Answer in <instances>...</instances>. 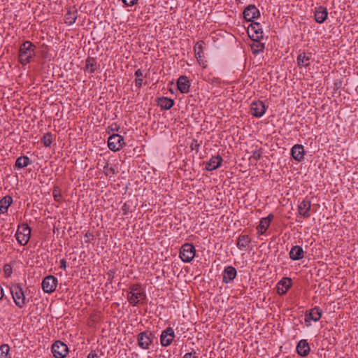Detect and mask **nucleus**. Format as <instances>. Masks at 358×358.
<instances>
[{
    "instance_id": "20",
    "label": "nucleus",
    "mask_w": 358,
    "mask_h": 358,
    "mask_svg": "<svg viewBox=\"0 0 358 358\" xmlns=\"http://www.w3.org/2000/svg\"><path fill=\"white\" fill-rule=\"evenodd\" d=\"M292 157L297 162H300L303 160L305 150L303 145L301 144H295L291 149Z\"/></svg>"
},
{
    "instance_id": "15",
    "label": "nucleus",
    "mask_w": 358,
    "mask_h": 358,
    "mask_svg": "<svg viewBox=\"0 0 358 358\" xmlns=\"http://www.w3.org/2000/svg\"><path fill=\"white\" fill-rule=\"evenodd\" d=\"M237 271L232 266H226L222 273V282L224 284L231 283L236 277Z\"/></svg>"
},
{
    "instance_id": "14",
    "label": "nucleus",
    "mask_w": 358,
    "mask_h": 358,
    "mask_svg": "<svg viewBox=\"0 0 358 358\" xmlns=\"http://www.w3.org/2000/svg\"><path fill=\"white\" fill-rule=\"evenodd\" d=\"M292 286V279L288 277H284L276 285L277 293L279 295H283L286 294Z\"/></svg>"
},
{
    "instance_id": "33",
    "label": "nucleus",
    "mask_w": 358,
    "mask_h": 358,
    "mask_svg": "<svg viewBox=\"0 0 358 358\" xmlns=\"http://www.w3.org/2000/svg\"><path fill=\"white\" fill-rule=\"evenodd\" d=\"M85 68L90 71V73H93L97 69V62L96 58L89 57L85 62Z\"/></svg>"
},
{
    "instance_id": "11",
    "label": "nucleus",
    "mask_w": 358,
    "mask_h": 358,
    "mask_svg": "<svg viewBox=\"0 0 358 358\" xmlns=\"http://www.w3.org/2000/svg\"><path fill=\"white\" fill-rule=\"evenodd\" d=\"M57 282V278L52 275L45 277L42 281L43 292L48 294L52 293L56 289Z\"/></svg>"
},
{
    "instance_id": "48",
    "label": "nucleus",
    "mask_w": 358,
    "mask_h": 358,
    "mask_svg": "<svg viewBox=\"0 0 358 358\" xmlns=\"http://www.w3.org/2000/svg\"><path fill=\"white\" fill-rule=\"evenodd\" d=\"M59 267L64 270H65L66 268V262L64 259H62L60 260Z\"/></svg>"
},
{
    "instance_id": "17",
    "label": "nucleus",
    "mask_w": 358,
    "mask_h": 358,
    "mask_svg": "<svg viewBox=\"0 0 358 358\" xmlns=\"http://www.w3.org/2000/svg\"><path fill=\"white\" fill-rule=\"evenodd\" d=\"M273 217V215L270 213L267 217L260 220L259 224L257 227L258 235H263L266 233Z\"/></svg>"
},
{
    "instance_id": "7",
    "label": "nucleus",
    "mask_w": 358,
    "mask_h": 358,
    "mask_svg": "<svg viewBox=\"0 0 358 358\" xmlns=\"http://www.w3.org/2000/svg\"><path fill=\"white\" fill-rule=\"evenodd\" d=\"M51 350L55 358H65L69 352V348L64 343L57 341L52 345Z\"/></svg>"
},
{
    "instance_id": "39",
    "label": "nucleus",
    "mask_w": 358,
    "mask_h": 358,
    "mask_svg": "<svg viewBox=\"0 0 358 358\" xmlns=\"http://www.w3.org/2000/svg\"><path fill=\"white\" fill-rule=\"evenodd\" d=\"M3 272L6 277H9L12 273V266L11 265L6 264L3 266Z\"/></svg>"
},
{
    "instance_id": "50",
    "label": "nucleus",
    "mask_w": 358,
    "mask_h": 358,
    "mask_svg": "<svg viewBox=\"0 0 358 358\" xmlns=\"http://www.w3.org/2000/svg\"><path fill=\"white\" fill-rule=\"evenodd\" d=\"M4 296V291L1 286H0V301L3 299Z\"/></svg>"
},
{
    "instance_id": "22",
    "label": "nucleus",
    "mask_w": 358,
    "mask_h": 358,
    "mask_svg": "<svg viewBox=\"0 0 358 358\" xmlns=\"http://www.w3.org/2000/svg\"><path fill=\"white\" fill-rule=\"evenodd\" d=\"M178 90L183 94L188 93L189 91L190 83L187 76H181L177 80Z\"/></svg>"
},
{
    "instance_id": "3",
    "label": "nucleus",
    "mask_w": 358,
    "mask_h": 358,
    "mask_svg": "<svg viewBox=\"0 0 358 358\" xmlns=\"http://www.w3.org/2000/svg\"><path fill=\"white\" fill-rule=\"evenodd\" d=\"M156 340L155 335L150 331H143L136 335L138 346L143 350H149Z\"/></svg>"
},
{
    "instance_id": "31",
    "label": "nucleus",
    "mask_w": 358,
    "mask_h": 358,
    "mask_svg": "<svg viewBox=\"0 0 358 358\" xmlns=\"http://www.w3.org/2000/svg\"><path fill=\"white\" fill-rule=\"evenodd\" d=\"M203 42L202 41H198L194 47V50L195 52V56L200 64L203 63Z\"/></svg>"
},
{
    "instance_id": "18",
    "label": "nucleus",
    "mask_w": 358,
    "mask_h": 358,
    "mask_svg": "<svg viewBox=\"0 0 358 358\" xmlns=\"http://www.w3.org/2000/svg\"><path fill=\"white\" fill-rule=\"evenodd\" d=\"M311 203L308 199H303L298 205V210L299 214L304 218L310 216Z\"/></svg>"
},
{
    "instance_id": "25",
    "label": "nucleus",
    "mask_w": 358,
    "mask_h": 358,
    "mask_svg": "<svg viewBox=\"0 0 358 358\" xmlns=\"http://www.w3.org/2000/svg\"><path fill=\"white\" fill-rule=\"evenodd\" d=\"M289 255V258L292 260H300L304 257L303 249L299 245H294L291 248Z\"/></svg>"
},
{
    "instance_id": "34",
    "label": "nucleus",
    "mask_w": 358,
    "mask_h": 358,
    "mask_svg": "<svg viewBox=\"0 0 358 358\" xmlns=\"http://www.w3.org/2000/svg\"><path fill=\"white\" fill-rule=\"evenodd\" d=\"M10 352V346L8 344H2L0 345V358H11Z\"/></svg>"
},
{
    "instance_id": "42",
    "label": "nucleus",
    "mask_w": 358,
    "mask_h": 358,
    "mask_svg": "<svg viewBox=\"0 0 358 358\" xmlns=\"http://www.w3.org/2000/svg\"><path fill=\"white\" fill-rule=\"evenodd\" d=\"M138 0H122L125 6H133L138 3Z\"/></svg>"
},
{
    "instance_id": "5",
    "label": "nucleus",
    "mask_w": 358,
    "mask_h": 358,
    "mask_svg": "<svg viewBox=\"0 0 358 358\" xmlns=\"http://www.w3.org/2000/svg\"><path fill=\"white\" fill-rule=\"evenodd\" d=\"M195 247L191 243H185L180 250V257L184 262H190L195 256Z\"/></svg>"
},
{
    "instance_id": "4",
    "label": "nucleus",
    "mask_w": 358,
    "mask_h": 358,
    "mask_svg": "<svg viewBox=\"0 0 358 358\" xmlns=\"http://www.w3.org/2000/svg\"><path fill=\"white\" fill-rule=\"evenodd\" d=\"M10 292L16 306L18 308H22L29 302V299L25 297V294L21 285H12L10 287Z\"/></svg>"
},
{
    "instance_id": "24",
    "label": "nucleus",
    "mask_w": 358,
    "mask_h": 358,
    "mask_svg": "<svg viewBox=\"0 0 358 358\" xmlns=\"http://www.w3.org/2000/svg\"><path fill=\"white\" fill-rule=\"evenodd\" d=\"M310 351V348L306 340H301L296 345V352L301 357H306Z\"/></svg>"
},
{
    "instance_id": "13",
    "label": "nucleus",
    "mask_w": 358,
    "mask_h": 358,
    "mask_svg": "<svg viewBox=\"0 0 358 358\" xmlns=\"http://www.w3.org/2000/svg\"><path fill=\"white\" fill-rule=\"evenodd\" d=\"M243 17L248 22H253L260 17V12L255 5H249L243 10Z\"/></svg>"
},
{
    "instance_id": "9",
    "label": "nucleus",
    "mask_w": 358,
    "mask_h": 358,
    "mask_svg": "<svg viewBox=\"0 0 358 358\" xmlns=\"http://www.w3.org/2000/svg\"><path fill=\"white\" fill-rule=\"evenodd\" d=\"M248 27V34L252 40H261L263 38V29L260 23L251 22Z\"/></svg>"
},
{
    "instance_id": "2",
    "label": "nucleus",
    "mask_w": 358,
    "mask_h": 358,
    "mask_svg": "<svg viewBox=\"0 0 358 358\" xmlns=\"http://www.w3.org/2000/svg\"><path fill=\"white\" fill-rule=\"evenodd\" d=\"M145 289L139 283L132 284L129 286L127 293V299L133 306H136L140 303H144L146 300Z\"/></svg>"
},
{
    "instance_id": "36",
    "label": "nucleus",
    "mask_w": 358,
    "mask_h": 358,
    "mask_svg": "<svg viewBox=\"0 0 358 358\" xmlns=\"http://www.w3.org/2000/svg\"><path fill=\"white\" fill-rule=\"evenodd\" d=\"M103 172L106 176H110V177L115 173V169L113 167H109L108 164H106L103 167Z\"/></svg>"
},
{
    "instance_id": "26",
    "label": "nucleus",
    "mask_w": 358,
    "mask_h": 358,
    "mask_svg": "<svg viewBox=\"0 0 358 358\" xmlns=\"http://www.w3.org/2000/svg\"><path fill=\"white\" fill-rule=\"evenodd\" d=\"M78 10L73 8H69L64 15L65 23L69 25L73 24L78 18Z\"/></svg>"
},
{
    "instance_id": "23",
    "label": "nucleus",
    "mask_w": 358,
    "mask_h": 358,
    "mask_svg": "<svg viewBox=\"0 0 358 358\" xmlns=\"http://www.w3.org/2000/svg\"><path fill=\"white\" fill-rule=\"evenodd\" d=\"M327 16L328 11L327 8L321 6L317 8H315V20L317 23H323L327 20Z\"/></svg>"
},
{
    "instance_id": "44",
    "label": "nucleus",
    "mask_w": 358,
    "mask_h": 358,
    "mask_svg": "<svg viewBox=\"0 0 358 358\" xmlns=\"http://www.w3.org/2000/svg\"><path fill=\"white\" fill-rule=\"evenodd\" d=\"M87 358H99V355H98L96 350H92L87 355Z\"/></svg>"
},
{
    "instance_id": "28",
    "label": "nucleus",
    "mask_w": 358,
    "mask_h": 358,
    "mask_svg": "<svg viewBox=\"0 0 358 358\" xmlns=\"http://www.w3.org/2000/svg\"><path fill=\"white\" fill-rule=\"evenodd\" d=\"M157 104L162 109L169 110L173 106L174 101L170 98L162 96L158 98Z\"/></svg>"
},
{
    "instance_id": "49",
    "label": "nucleus",
    "mask_w": 358,
    "mask_h": 358,
    "mask_svg": "<svg viewBox=\"0 0 358 358\" xmlns=\"http://www.w3.org/2000/svg\"><path fill=\"white\" fill-rule=\"evenodd\" d=\"M113 272H112L111 271H110L108 273H107V275H108V280L111 282L114 275H113Z\"/></svg>"
},
{
    "instance_id": "16",
    "label": "nucleus",
    "mask_w": 358,
    "mask_h": 358,
    "mask_svg": "<svg viewBox=\"0 0 358 358\" xmlns=\"http://www.w3.org/2000/svg\"><path fill=\"white\" fill-rule=\"evenodd\" d=\"M321 317L322 310L319 307L315 306L312 308L308 313L306 314L305 322L307 326H310V322L311 320L317 322L320 320Z\"/></svg>"
},
{
    "instance_id": "19",
    "label": "nucleus",
    "mask_w": 358,
    "mask_h": 358,
    "mask_svg": "<svg viewBox=\"0 0 358 358\" xmlns=\"http://www.w3.org/2000/svg\"><path fill=\"white\" fill-rule=\"evenodd\" d=\"M222 162L223 159L220 155L212 156L210 160L206 163V169L208 171L216 170L221 166Z\"/></svg>"
},
{
    "instance_id": "27",
    "label": "nucleus",
    "mask_w": 358,
    "mask_h": 358,
    "mask_svg": "<svg viewBox=\"0 0 358 358\" xmlns=\"http://www.w3.org/2000/svg\"><path fill=\"white\" fill-rule=\"evenodd\" d=\"M31 164V159L25 155L20 156L17 158L15 165L14 169H22Z\"/></svg>"
},
{
    "instance_id": "43",
    "label": "nucleus",
    "mask_w": 358,
    "mask_h": 358,
    "mask_svg": "<svg viewBox=\"0 0 358 358\" xmlns=\"http://www.w3.org/2000/svg\"><path fill=\"white\" fill-rule=\"evenodd\" d=\"M183 358H198V357L196 355L194 349H192V352L185 353Z\"/></svg>"
},
{
    "instance_id": "8",
    "label": "nucleus",
    "mask_w": 358,
    "mask_h": 358,
    "mask_svg": "<svg viewBox=\"0 0 358 358\" xmlns=\"http://www.w3.org/2000/svg\"><path fill=\"white\" fill-rule=\"evenodd\" d=\"M124 144V138L117 134L110 135L108 139V146L113 152L120 150Z\"/></svg>"
},
{
    "instance_id": "12",
    "label": "nucleus",
    "mask_w": 358,
    "mask_h": 358,
    "mask_svg": "<svg viewBox=\"0 0 358 358\" xmlns=\"http://www.w3.org/2000/svg\"><path fill=\"white\" fill-rule=\"evenodd\" d=\"M266 106H265V103L262 101H252L250 105V111L251 114L257 118H259L262 117L266 110Z\"/></svg>"
},
{
    "instance_id": "6",
    "label": "nucleus",
    "mask_w": 358,
    "mask_h": 358,
    "mask_svg": "<svg viewBox=\"0 0 358 358\" xmlns=\"http://www.w3.org/2000/svg\"><path fill=\"white\" fill-rule=\"evenodd\" d=\"M30 235V227L27 224H23L19 227L16 232V238L21 245H25L29 241Z\"/></svg>"
},
{
    "instance_id": "29",
    "label": "nucleus",
    "mask_w": 358,
    "mask_h": 358,
    "mask_svg": "<svg viewBox=\"0 0 358 358\" xmlns=\"http://www.w3.org/2000/svg\"><path fill=\"white\" fill-rule=\"evenodd\" d=\"M251 239L248 235L241 234L237 238L236 245L240 250H244L249 246Z\"/></svg>"
},
{
    "instance_id": "41",
    "label": "nucleus",
    "mask_w": 358,
    "mask_h": 358,
    "mask_svg": "<svg viewBox=\"0 0 358 358\" xmlns=\"http://www.w3.org/2000/svg\"><path fill=\"white\" fill-rule=\"evenodd\" d=\"M199 147L200 144L198 143L197 140H193L190 145L192 150H196L198 152Z\"/></svg>"
},
{
    "instance_id": "35",
    "label": "nucleus",
    "mask_w": 358,
    "mask_h": 358,
    "mask_svg": "<svg viewBox=\"0 0 358 358\" xmlns=\"http://www.w3.org/2000/svg\"><path fill=\"white\" fill-rule=\"evenodd\" d=\"M42 143H43L44 146L49 147L52 143V135L51 133H46L43 135L42 139Z\"/></svg>"
},
{
    "instance_id": "32",
    "label": "nucleus",
    "mask_w": 358,
    "mask_h": 358,
    "mask_svg": "<svg viewBox=\"0 0 358 358\" xmlns=\"http://www.w3.org/2000/svg\"><path fill=\"white\" fill-rule=\"evenodd\" d=\"M254 42L251 45L252 52L254 55H257L262 52L264 50L265 45L260 42V40H253Z\"/></svg>"
},
{
    "instance_id": "47",
    "label": "nucleus",
    "mask_w": 358,
    "mask_h": 358,
    "mask_svg": "<svg viewBox=\"0 0 358 358\" xmlns=\"http://www.w3.org/2000/svg\"><path fill=\"white\" fill-rule=\"evenodd\" d=\"M85 237L87 238L85 242L90 243L91 239L93 238V235L91 233L87 232L85 234Z\"/></svg>"
},
{
    "instance_id": "40",
    "label": "nucleus",
    "mask_w": 358,
    "mask_h": 358,
    "mask_svg": "<svg viewBox=\"0 0 358 358\" xmlns=\"http://www.w3.org/2000/svg\"><path fill=\"white\" fill-rule=\"evenodd\" d=\"M131 205L128 203H124L122 206V210L123 211V215H127L131 212Z\"/></svg>"
},
{
    "instance_id": "38",
    "label": "nucleus",
    "mask_w": 358,
    "mask_h": 358,
    "mask_svg": "<svg viewBox=\"0 0 358 358\" xmlns=\"http://www.w3.org/2000/svg\"><path fill=\"white\" fill-rule=\"evenodd\" d=\"M52 195H53L54 199L56 201H60L61 198H62V195H61V193H60V190L59 189L58 187H56V188H55L53 189Z\"/></svg>"
},
{
    "instance_id": "37",
    "label": "nucleus",
    "mask_w": 358,
    "mask_h": 358,
    "mask_svg": "<svg viewBox=\"0 0 358 358\" xmlns=\"http://www.w3.org/2000/svg\"><path fill=\"white\" fill-rule=\"evenodd\" d=\"M262 152L260 150H254L250 157V159L258 161L262 157Z\"/></svg>"
},
{
    "instance_id": "10",
    "label": "nucleus",
    "mask_w": 358,
    "mask_h": 358,
    "mask_svg": "<svg viewBox=\"0 0 358 358\" xmlns=\"http://www.w3.org/2000/svg\"><path fill=\"white\" fill-rule=\"evenodd\" d=\"M176 337L174 330L172 327H169L163 330L160 335V344L162 347L169 346Z\"/></svg>"
},
{
    "instance_id": "45",
    "label": "nucleus",
    "mask_w": 358,
    "mask_h": 358,
    "mask_svg": "<svg viewBox=\"0 0 358 358\" xmlns=\"http://www.w3.org/2000/svg\"><path fill=\"white\" fill-rule=\"evenodd\" d=\"M134 74L137 78H141L142 77H146V75H144L143 71L140 69L136 70L135 71Z\"/></svg>"
},
{
    "instance_id": "21",
    "label": "nucleus",
    "mask_w": 358,
    "mask_h": 358,
    "mask_svg": "<svg viewBox=\"0 0 358 358\" xmlns=\"http://www.w3.org/2000/svg\"><path fill=\"white\" fill-rule=\"evenodd\" d=\"M312 59L311 52H301L296 58L297 65L299 68L308 67L310 66V60Z\"/></svg>"
},
{
    "instance_id": "46",
    "label": "nucleus",
    "mask_w": 358,
    "mask_h": 358,
    "mask_svg": "<svg viewBox=\"0 0 358 358\" xmlns=\"http://www.w3.org/2000/svg\"><path fill=\"white\" fill-rule=\"evenodd\" d=\"M143 85V79L142 78H136L135 80V86L140 89Z\"/></svg>"
},
{
    "instance_id": "1",
    "label": "nucleus",
    "mask_w": 358,
    "mask_h": 358,
    "mask_svg": "<svg viewBox=\"0 0 358 358\" xmlns=\"http://www.w3.org/2000/svg\"><path fill=\"white\" fill-rule=\"evenodd\" d=\"M36 46L29 41H25L21 44L18 52V61L22 66L31 63L36 57Z\"/></svg>"
},
{
    "instance_id": "30",
    "label": "nucleus",
    "mask_w": 358,
    "mask_h": 358,
    "mask_svg": "<svg viewBox=\"0 0 358 358\" xmlns=\"http://www.w3.org/2000/svg\"><path fill=\"white\" fill-rule=\"evenodd\" d=\"M13 203V198L8 195L0 200V215L7 213L8 207Z\"/></svg>"
}]
</instances>
